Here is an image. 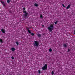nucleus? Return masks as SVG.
I'll list each match as a JSON object with an SVG mask.
<instances>
[{
  "label": "nucleus",
  "mask_w": 75,
  "mask_h": 75,
  "mask_svg": "<svg viewBox=\"0 0 75 75\" xmlns=\"http://www.w3.org/2000/svg\"><path fill=\"white\" fill-rule=\"evenodd\" d=\"M10 0H7V3H10Z\"/></svg>",
  "instance_id": "16"
},
{
  "label": "nucleus",
  "mask_w": 75,
  "mask_h": 75,
  "mask_svg": "<svg viewBox=\"0 0 75 75\" xmlns=\"http://www.w3.org/2000/svg\"><path fill=\"white\" fill-rule=\"evenodd\" d=\"M3 5L5 7H6V5L4 4H3Z\"/></svg>",
  "instance_id": "26"
},
{
  "label": "nucleus",
  "mask_w": 75,
  "mask_h": 75,
  "mask_svg": "<svg viewBox=\"0 0 75 75\" xmlns=\"http://www.w3.org/2000/svg\"><path fill=\"white\" fill-rule=\"evenodd\" d=\"M51 74L52 75H54V71H52L51 72Z\"/></svg>",
  "instance_id": "13"
},
{
  "label": "nucleus",
  "mask_w": 75,
  "mask_h": 75,
  "mask_svg": "<svg viewBox=\"0 0 75 75\" xmlns=\"http://www.w3.org/2000/svg\"><path fill=\"white\" fill-rule=\"evenodd\" d=\"M47 64H45V66L43 67H42V69L43 70H45H45H47Z\"/></svg>",
  "instance_id": "3"
},
{
  "label": "nucleus",
  "mask_w": 75,
  "mask_h": 75,
  "mask_svg": "<svg viewBox=\"0 0 75 75\" xmlns=\"http://www.w3.org/2000/svg\"><path fill=\"white\" fill-rule=\"evenodd\" d=\"M55 24H57L58 23V21H56L54 22Z\"/></svg>",
  "instance_id": "18"
},
{
  "label": "nucleus",
  "mask_w": 75,
  "mask_h": 75,
  "mask_svg": "<svg viewBox=\"0 0 75 75\" xmlns=\"http://www.w3.org/2000/svg\"><path fill=\"white\" fill-rule=\"evenodd\" d=\"M34 42L35 43H34V46L38 47V45H39V42H38L35 41H34Z\"/></svg>",
  "instance_id": "2"
},
{
  "label": "nucleus",
  "mask_w": 75,
  "mask_h": 75,
  "mask_svg": "<svg viewBox=\"0 0 75 75\" xmlns=\"http://www.w3.org/2000/svg\"><path fill=\"white\" fill-rule=\"evenodd\" d=\"M62 6L63 7H65V5H64V4H62Z\"/></svg>",
  "instance_id": "21"
},
{
  "label": "nucleus",
  "mask_w": 75,
  "mask_h": 75,
  "mask_svg": "<svg viewBox=\"0 0 75 75\" xmlns=\"http://www.w3.org/2000/svg\"><path fill=\"white\" fill-rule=\"evenodd\" d=\"M34 6L36 7H38V4H37L35 3L34 4Z\"/></svg>",
  "instance_id": "12"
},
{
  "label": "nucleus",
  "mask_w": 75,
  "mask_h": 75,
  "mask_svg": "<svg viewBox=\"0 0 75 75\" xmlns=\"http://www.w3.org/2000/svg\"><path fill=\"white\" fill-rule=\"evenodd\" d=\"M42 27H44V25H42Z\"/></svg>",
  "instance_id": "27"
},
{
  "label": "nucleus",
  "mask_w": 75,
  "mask_h": 75,
  "mask_svg": "<svg viewBox=\"0 0 75 75\" xmlns=\"http://www.w3.org/2000/svg\"><path fill=\"white\" fill-rule=\"evenodd\" d=\"M69 51H70V50L69 49H68V51H67V52H69Z\"/></svg>",
  "instance_id": "23"
},
{
  "label": "nucleus",
  "mask_w": 75,
  "mask_h": 75,
  "mask_svg": "<svg viewBox=\"0 0 75 75\" xmlns=\"http://www.w3.org/2000/svg\"><path fill=\"white\" fill-rule=\"evenodd\" d=\"M37 36L39 38H40V37H41V35L40 34H38L37 35Z\"/></svg>",
  "instance_id": "7"
},
{
  "label": "nucleus",
  "mask_w": 75,
  "mask_h": 75,
  "mask_svg": "<svg viewBox=\"0 0 75 75\" xmlns=\"http://www.w3.org/2000/svg\"><path fill=\"white\" fill-rule=\"evenodd\" d=\"M63 46L64 47H65V48H66L67 45V44H64Z\"/></svg>",
  "instance_id": "11"
},
{
  "label": "nucleus",
  "mask_w": 75,
  "mask_h": 75,
  "mask_svg": "<svg viewBox=\"0 0 75 75\" xmlns=\"http://www.w3.org/2000/svg\"><path fill=\"white\" fill-rule=\"evenodd\" d=\"M54 23H52L50 25V27H48V29L49 30L50 32H52V30H54Z\"/></svg>",
  "instance_id": "1"
},
{
  "label": "nucleus",
  "mask_w": 75,
  "mask_h": 75,
  "mask_svg": "<svg viewBox=\"0 0 75 75\" xmlns=\"http://www.w3.org/2000/svg\"><path fill=\"white\" fill-rule=\"evenodd\" d=\"M11 58L12 59H14V57L13 56L11 57Z\"/></svg>",
  "instance_id": "22"
},
{
  "label": "nucleus",
  "mask_w": 75,
  "mask_h": 75,
  "mask_svg": "<svg viewBox=\"0 0 75 75\" xmlns=\"http://www.w3.org/2000/svg\"><path fill=\"white\" fill-rule=\"evenodd\" d=\"M16 43L17 44V45H18L19 44H18V42H16Z\"/></svg>",
  "instance_id": "20"
},
{
  "label": "nucleus",
  "mask_w": 75,
  "mask_h": 75,
  "mask_svg": "<svg viewBox=\"0 0 75 75\" xmlns=\"http://www.w3.org/2000/svg\"><path fill=\"white\" fill-rule=\"evenodd\" d=\"M38 72L39 74H40L41 73V70H39Z\"/></svg>",
  "instance_id": "19"
},
{
  "label": "nucleus",
  "mask_w": 75,
  "mask_h": 75,
  "mask_svg": "<svg viewBox=\"0 0 75 75\" xmlns=\"http://www.w3.org/2000/svg\"><path fill=\"white\" fill-rule=\"evenodd\" d=\"M40 18H43L42 17V14H40Z\"/></svg>",
  "instance_id": "15"
},
{
  "label": "nucleus",
  "mask_w": 75,
  "mask_h": 75,
  "mask_svg": "<svg viewBox=\"0 0 75 75\" xmlns=\"http://www.w3.org/2000/svg\"><path fill=\"white\" fill-rule=\"evenodd\" d=\"M23 13H25V14L23 15V16H25V17H27V15H28V13H27V12H26V11L24 10L23 11Z\"/></svg>",
  "instance_id": "4"
},
{
  "label": "nucleus",
  "mask_w": 75,
  "mask_h": 75,
  "mask_svg": "<svg viewBox=\"0 0 75 75\" xmlns=\"http://www.w3.org/2000/svg\"><path fill=\"white\" fill-rule=\"evenodd\" d=\"M11 49L12 50V51H14L16 50V49H15V48L14 47L11 48Z\"/></svg>",
  "instance_id": "8"
},
{
  "label": "nucleus",
  "mask_w": 75,
  "mask_h": 75,
  "mask_svg": "<svg viewBox=\"0 0 75 75\" xmlns=\"http://www.w3.org/2000/svg\"><path fill=\"white\" fill-rule=\"evenodd\" d=\"M26 29L27 30H28V33H29L30 34H31V31L29 30L30 29V28L26 27Z\"/></svg>",
  "instance_id": "5"
},
{
  "label": "nucleus",
  "mask_w": 75,
  "mask_h": 75,
  "mask_svg": "<svg viewBox=\"0 0 75 75\" xmlns=\"http://www.w3.org/2000/svg\"><path fill=\"white\" fill-rule=\"evenodd\" d=\"M71 7V5H69L66 8V9H68L69 8H70V7Z\"/></svg>",
  "instance_id": "9"
},
{
  "label": "nucleus",
  "mask_w": 75,
  "mask_h": 75,
  "mask_svg": "<svg viewBox=\"0 0 75 75\" xmlns=\"http://www.w3.org/2000/svg\"><path fill=\"white\" fill-rule=\"evenodd\" d=\"M74 34H75V30H74Z\"/></svg>",
  "instance_id": "28"
},
{
  "label": "nucleus",
  "mask_w": 75,
  "mask_h": 75,
  "mask_svg": "<svg viewBox=\"0 0 75 75\" xmlns=\"http://www.w3.org/2000/svg\"><path fill=\"white\" fill-rule=\"evenodd\" d=\"M1 31L3 33H5V32H6V31L4 30V29L3 28H2Z\"/></svg>",
  "instance_id": "6"
},
{
  "label": "nucleus",
  "mask_w": 75,
  "mask_h": 75,
  "mask_svg": "<svg viewBox=\"0 0 75 75\" xmlns=\"http://www.w3.org/2000/svg\"><path fill=\"white\" fill-rule=\"evenodd\" d=\"M1 3L3 4H4V2L2 1Z\"/></svg>",
  "instance_id": "25"
},
{
  "label": "nucleus",
  "mask_w": 75,
  "mask_h": 75,
  "mask_svg": "<svg viewBox=\"0 0 75 75\" xmlns=\"http://www.w3.org/2000/svg\"><path fill=\"white\" fill-rule=\"evenodd\" d=\"M49 51L50 52H51L52 51V49H50L49 50Z\"/></svg>",
  "instance_id": "17"
},
{
  "label": "nucleus",
  "mask_w": 75,
  "mask_h": 75,
  "mask_svg": "<svg viewBox=\"0 0 75 75\" xmlns=\"http://www.w3.org/2000/svg\"><path fill=\"white\" fill-rule=\"evenodd\" d=\"M23 10H25V8L24 7L23 8Z\"/></svg>",
  "instance_id": "24"
},
{
  "label": "nucleus",
  "mask_w": 75,
  "mask_h": 75,
  "mask_svg": "<svg viewBox=\"0 0 75 75\" xmlns=\"http://www.w3.org/2000/svg\"><path fill=\"white\" fill-rule=\"evenodd\" d=\"M31 35H32V36H34V34L33 33H31Z\"/></svg>",
  "instance_id": "14"
},
{
  "label": "nucleus",
  "mask_w": 75,
  "mask_h": 75,
  "mask_svg": "<svg viewBox=\"0 0 75 75\" xmlns=\"http://www.w3.org/2000/svg\"><path fill=\"white\" fill-rule=\"evenodd\" d=\"M0 42L1 44H2V43H3V40H2V39H0Z\"/></svg>",
  "instance_id": "10"
}]
</instances>
